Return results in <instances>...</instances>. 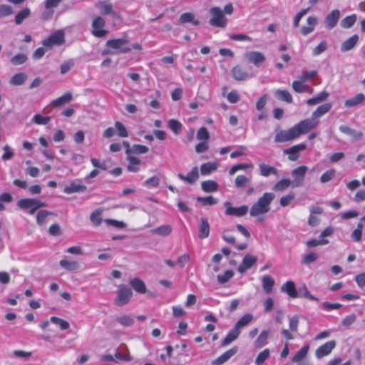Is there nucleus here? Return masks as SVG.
I'll return each mask as SVG.
<instances>
[{"label": "nucleus", "mask_w": 365, "mask_h": 365, "mask_svg": "<svg viewBox=\"0 0 365 365\" xmlns=\"http://www.w3.org/2000/svg\"><path fill=\"white\" fill-rule=\"evenodd\" d=\"M336 172L334 169H330L324 173L320 177V182L326 183L332 180L335 176Z\"/></svg>", "instance_id": "69168bd1"}, {"label": "nucleus", "mask_w": 365, "mask_h": 365, "mask_svg": "<svg viewBox=\"0 0 365 365\" xmlns=\"http://www.w3.org/2000/svg\"><path fill=\"white\" fill-rule=\"evenodd\" d=\"M240 334V331H238L235 327L231 329L224 339L222 341V346H226L231 344L232 341L236 340Z\"/></svg>", "instance_id": "c9c22d12"}, {"label": "nucleus", "mask_w": 365, "mask_h": 365, "mask_svg": "<svg viewBox=\"0 0 365 365\" xmlns=\"http://www.w3.org/2000/svg\"><path fill=\"white\" fill-rule=\"evenodd\" d=\"M210 225L205 217H202L199 223V237L202 240L207 238L210 235Z\"/></svg>", "instance_id": "a878e982"}, {"label": "nucleus", "mask_w": 365, "mask_h": 365, "mask_svg": "<svg viewBox=\"0 0 365 365\" xmlns=\"http://www.w3.org/2000/svg\"><path fill=\"white\" fill-rule=\"evenodd\" d=\"M290 185H292V181L288 178H284L278 181L274 185L273 189L277 191H283L287 189Z\"/></svg>", "instance_id": "de8ad7c7"}, {"label": "nucleus", "mask_w": 365, "mask_h": 365, "mask_svg": "<svg viewBox=\"0 0 365 365\" xmlns=\"http://www.w3.org/2000/svg\"><path fill=\"white\" fill-rule=\"evenodd\" d=\"M63 0H46L44 2V7L48 12H44L42 14V19L48 20L53 14V9L58 6Z\"/></svg>", "instance_id": "412c9836"}, {"label": "nucleus", "mask_w": 365, "mask_h": 365, "mask_svg": "<svg viewBox=\"0 0 365 365\" xmlns=\"http://www.w3.org/2000/svg\"><path fill=\"white\" fill-rule=\"evenodd\" d=\"M318 257L319 255L317 252H310L302 257L301 262L304 264H309L315 262Z\"/></svg>", "instance_id": "6e6d98bb"}, {"label": "nucleus", "mask_w": 365, "mask_h": 365, "mask_svg": "<svg viewBox=\"0 0 365 365\" xmlns=\"http://www.w3.org/2000/svg\"><path fill=\"white\" fill-rule=\"evenodd\" d=\"M129 40L127 36L120 38L109 39L106 45L108 48L118 50V53H128L131 48L128 46Z\"/></svg>", "instance_id": "0eeeda50"}, {"label": "nucleus", "mask_w": 365, "mask_h": 365, "mask_svg": "<svg viewBox=\"0 0 365 365\" xmlns=\"http://www.w3.org/2000/svg\"><path fill=\"white\" fill-rule=\"evenodd\" d=\"M269 357V350L266 349L259 353L256 359L255 364L256 365H262L268 358Z\"/></svg>", "instance_id": "e2e57ef3"}, {"label": "nucleus", "mask_w": 365, "mask_h": 365, "mask_svg": "<svg viewBox=\"0 0 365 365\" xmlns=\"http://www.w3.org/2000/svg\"><path fill=\"white\" fill-rule=\"evenodd\" d=\"M339 129L341 133L350 135L353 140H360L364 136L361 131L356 130L345 125H340Z\"/></svg>", "instance_id": "393cba45"}, {"label": "nucleus", "mask_w": 365, "mask_h": 365, "mask_svg": "<svg viewBox=\"0 0 365 365\" xmlns=\"http://www.w3.org/2000/svg\"><path fill=\"white\" fill-rule=\"evenodd\" d=\"M197 138L200 141H209L210 133L205 127H201L197 130Z\"/></svg>", "instance_id": "0e129e2a"}, {"label": "nucleus", "mask_w": 365, "mask_h": 365, "mask_svg": "<svg viewBox=\"0 0 365 365\" xmlns=\"http://www.w3.org/2000/svg\"><path fill=\"white\" fill-rule=\"evenodd\" d=\"M116 322L123 327H130L134 324V319L130 315H123L116 318Z\"/></svg>", "instance_id": "864d4df0"}, {"label": "nucleus", "mask_w": 365, "mask_h": 365, "mask_svg": "<svg viewBox=\"0 0 365 365\" xmlns=\"http://www.w3.org/2000/svg\"><path fill=\"white\" fill-rule=\"evenodd\" d=\"M262 284L265 293L269 294L272 292L274 285V279L272 276L266 274L262 277Z\"/></svg>", "instance_id": "72a5a7b5"}, {"label": "nucleus", "mask_w": 365, "mask_h": 365, "mask_svg": "<svg viewBox=\"0 0 365 365\" xmlns=\"http://www.w3.org/2000/svg\"><path fill=\"white\" fill-rule=\"evenodd\" d=\"M168 126L175 135L180 134L182 128V123L175 119L169 120Z\"/></svg>", "instance_id": "09e8293b"}, {"label": "nucleus", "mask_w": 365, "mask_h": 365, "mask_svg": "<svg viewBox=\"0 0 365 365\" xmlns=\"http://www.w3.org/2000/svg\"><path fill=\"white\" fill-rule=\"evenodd\" d=\"M224 207H225V214L227 216L242 217L245 215L249 210L248 206L247 205L234 207L230 202H225Z\"/></svg>", "instance_id": "9b49d317"}, {"label": "nucleus", "mask_w": 365, "mask_h": 365, "mask_svg": "<svg viewBox=\"0 0 365 365\" xmlns=\"http://www.w3.org/2000/svg\"><path fill=\"white\" fill-rule=\"evenodd\" d=\"M359 41V36L357 34H354L347 38L345 41H344L341 45V51L342 52H346L348 51L351 50L355 47L357 42Z\"/></svg>", "instance_id": "2f4dec72"}, {"label": "nucleus", "mask_w": 365, "mask_h": 365, "mask_svg": "<svg viewBox=\"0 0 365 365\" xmlns=\"http://www.w3.org/2000/svg\"><path fill=\"white\" fill-rule=\"evenodd\" d=\"M73 99L71 92H66L63 96L57 98L51 102L50 105L53 108H60L66 104L69 103Z\"/></svg>", "instance_id": "4be33fe9"}, {"label": "nucleus", "mask_w": 365, "mask_h": 365, "mask_svg": "<svg viewBox=\"0 0 365 365\" xmlns=\"http://www.w3.org/2000/svg\"><path fill=\"white\" fill-rule=\"evenodd\" d=\"M292 86L293 90L298 93L307 92L312 93L313 91V89L309 86H308L307 84L305 83V82L299 79L298 81H293Z\"/></svg>", "instance_id": "c756f323"}, {"label": "nucleus", "mask_w": 365, "mask_h": 365, "mask_svg": "<svg viewBox=\"0 0 365 365\" xmlns=\"http://www.w3.org/2000/svg\"><path fill=\"white\" fill-rule=\"evenodd\" d=\"M96 6L100 9V12L102 15H111L114 19H118V14L113 10V4L106 1H98Z\"/></svg>", "instance_id": "ddd939ff"}, {"label": "nucleus", "mask_w": 365, "mask_h": 365, "mask_svg": "<svg viewBox=\"0 0 365 365\" xmlns=\"http://www.w3.org/2000/svg\"><path fill=\"white\" fill-rule=\"evenodd\" d=\"M115 127L117 130V134L120 138L128 137V132L125 126L120 121L115 122Z\"/></svg>", "instance_id": "bf43d9fd"}, {"label": "nucleus", "mask_w": 365, "mask_h": 365, "mask_svg": "<svg viewBox=\"0 0 365 365\" xmlns=\"http://www.w3.org/2000/svg\"><path fill=\"white\" fill-rule=\"evenodd\" d=\"M332 104L331 103H325L317 108L315 110L313 111L312 114V118L318 120V118H321L331 109Z\"/></svg>", "instance_id": "cd10ccee"}, {"label": "nucleus", "mask_w": 365, "mask_h": 365, "mask_svg": "<svg viewBox=\"0 0 365 365\" xmlns=\"http://www.w3.org/2000/svg\"><path fill=\"white\" fill-rule=\"evenodd\" d=\"M102 210L97 209L94 210L90 216V220L93 225L99 226L102 222Z\"/></svg>", "instance_id": "3c124183"}, {"label": "nucleus", "mask_w": 365, "mask_h": 365, "mask_svg": "<svg viewBox=\"0 0 365 365\" xmlns=\"http://www.w3.org/2000/svg\"><path fill=\"white\" fill-rule=\"evenodd\" d=\"M51 322L58 325L61 330H66L70 327V324L67 321L57 317H51Z\"/></svg>", "instance_id": "680f3d73"}, {"label": "nucleus", "mask_w": 365, "mask_h": 365, "mask_svg": "<svg viewBox=\"0 0 365 365\" xmlns=\"http://www.w3.org/2000/svg\"><path fill=\"white\" fill-rule=\"evenodd\" d=\"M17 205L23 210H29L30 215H34L38 209L46 207V204L35 198H24L18 201Z\"/></svg>", "instance_id": "39448f33"}, {"label": "nucleus", "mask_w": 365, "mask_h": 365, "mask_svg": "<svg viewBox=\"0 0 365 365\" xmlns=\"http://www.w3.org/2000/svg\"><path fill=\"white\" fill-rule=\"evenodd\" d=\"M178 177L181 180L186 182L189 184H194L199 178V170L197 167H193L192 170L185 175L182 173H178Z\"/></svg>", "instance_id": "6ab92c4d"}, {"label": "nucleus", "mask_w": 365, "mask_h": 365, "mask_svg": "<svg viewBox=\"0 0 365 365\" xmlns=\"http://www.w3.org/2000/svg\"><path fill=\"white\" fill-rule=\"evenodd\" d=\"M65 42V32L60 29L52 33L48 38H45L42 41V44L47 50H50L53 46L63 45Z\"/></svg>", "instance_id": "20e7f679"}, {"label": "nucleus", "mask_w": 365, "mask_h": 365, "mask_svg": "<svg viewBox=\"0 0 365 365\" xmlns=\"http://www.w3.org/2000/svg\"><path fill=\"white\" fill-rule=\"evenodd\" d=\"M116 297L114 300L115 304L118 307H122L127 304L133 295L130 288L125 285H120L116 292Z\"/></svg>", "instance_id": "6e6552de"}, {"label": "nucleus", "mask_w": 365, "mask_h": 365, "mask_svg": "<svg viewBox=\"0 0 365 365\" xmlns=\"http://www.w3.org/2000/svg\"><path fill=\"white\" fill-rule=\"evenodd\" d=\"M209 13L211 15V18L209 20L210 25L217 28L226 27L227 24V20L222 10L220 7H212L210 9Z\"/></svg>", "instance_id": "7ed1b4c3"}, {"label": "nucleus", "mask_w": 365, "mask_h": 365, "mask_svg": "<svg viewBox=\"0 0 365 365\" xmlns=\"http://www.w3.org/2000/svg\"><path fill=\"white\" fill-rule=\"evenodd\" d=\"M201 188L205 192H212L217 190L218 184L212 180H205L201 182Z\"/></svg>", "instance_id": "ea45409f"}, {"label": "nucleus", "mask_w": 365, "mask_h": 365, "mask_svg": "<svg viewBox=\"0 0 365 365\" xmlns=\"http://www.w3.org/2000/svg\"><path fill=\"white\" fill-rule=\"evenodd\" d=\"M309 350V346L305 345L302 347L292 358V361L298 363V365H308L306 363H300L307 355Z\"/></svg>", "instance_id": "bb28decb"}, {"label": "nucleus", "mask_w": 365, "mask_h": 365, "mask_svg": "<svg viewBox=\"0 0 365 365\" xmlns=\"http://www.w3.org/2000/svg\"><path fill=\"white\" fill-rule=\"evenodd\" d=\"M281 290L282 292L286 293L289 297L295 299L299 297L295 284L293 281L286 282L282 287Z\"/></svg>", "instance_id": "5701e85b"}, {"label": "nucleus", "mask_w": 365, "mask_h": 365, "mask_svg": "<svg viewBox=\"0 0 365 365\" xmlns=\"http://www.w3.org/2000/svg\"><path fill=\"white\" fill-rule=\"evenodd\" d=\"M327 48V43L325 41H321L312 51V55L317 56L324 52Z\"/></svg>", "instance_id": "774afa93"}, {"label": "nucleus", "mask_w": 365, "mask_h": 365, "mask_svg": "<svg viewBox=\"0 0 365 365\" xmlns=\"http://www.w3.org/2000/svg\"><path fill=\"white\" fill-rule=\"evenodd\" d=\"M238 351L237 346H233L212 361V365H222L235 356Z\"/></svg>", "instance_id": "dca6fc26"}, {"label": "nucleus", "mask_w": 365, "mask_h": 365, "mask_svg": "<svg viewBox=\"0 0 365 365\" xmlns=\"http://www.w3.org/2000/svg\"><path fill=\"white\" fill-rule=\"evenodd\" d=\"M357 19L356 14H354L344 18L341 21V26L343 29H349L352 27L356 23Z\"/></svg>", "instance_id": "c03bdc74"}, {"label": "nucleus", "mask_w": 365, "mask_h": 365, "mask_svg": "<svg viewBox=\"0 0 365 365\" xmlns=\"http://www.w3.org/2000/svg\"><path fill=\"white\" fill-rule=\"evenodd\" d=\"M259 174L263 177H268L272 175H277L278 173V170L275 167L263 163L259 164Z\"/></svg>", "instance_id": "7c9ffc66"}, {"label": "nucleus", "mask_w": 365, "mask_h": 365, "mask_svg": "<svg viewBox=\"0 0 365 365\" xmlns=\"http://www.w3.org/2000/svg\"><path fill=\"white\" fill-rule=\"evenodd\" d=\"M27 56L24 53H17L11 58V63L14 66H19L24 63L27 61Z\"/></svg>", "instance_id": "052dcab7"}, {"label": "nucleus", "mask_w": 365, "mask_h": 365, "mask_svg": "<svg viewBox=\"0 0 365 365\" xmlns=\"http://www.w3.org/2000/svg\"><path fill=\"white\" fill-rule=\"evenodd\" d=\"M252 319L253 316L252 314H245L237 321L234 327L240 331V329L247 326L252 321Z\"/></svg>", "instance_id": "37998d69"}, {"label": "nucleus", "mask_w": 365, "mask_h": 365, "mask_svg": "<svg viewBox=\"0 0 365 365\" xmlns=\"http://www.w3.org/2000/svg\"><path fill=\"white\" fill-rule=\"evenodd\" d=\"M132 288L138 293L144 294L146 292V287L144 282L139 278H134L130 281Z\"/></svg>", "instance_id": "e433bc0d"}, {"label": "nucleus", "mask_w": 365, "mask_h": 365, "mask_svg": "<svg viewBox=\"0 0 365 365\" xmlns=\"http://www.w3.org/2000/svg\"><path fill=\"white\" fill-rule=\"evenodd\" d=\"M233 78L237 81H245L250 77L246 69L241 65H236L231 71Z\"/></svg>", "instance_id": "aec40b11"}, {"label": "nucleus", "mask_w": 365, "mask_h": 365, "mask_svg": "<svg viewBox=\"0 0 365 365\" xmlns=\"http://www.w3.org/2000/svg\"><path fill=\"white\" fill-rule=\"evenodd\" d=\"M308 168L305 165L299 166L292 171L293 178L292 186L300 187L303 185Z\"/></svg>", "instance_id": "1a4fd4ad"}, {"label": "nucleus", "mask_w": 365, "mask_h": 365, "mask_svg": "<svg viewBox=\"0 0 365 365\" xmlns=\"http://www.w3.org/2000/svg\"><path fill=\"white\" fill-rule=\"evenodd\" d=\"M336 341L334 340H331L325 344L319 346L316 350H315V356L317 359H322L324 356H328L331 353L333 349L336 347Z\"/></svg>", "instance_id": "f8f14e48"}, {"label": "nucleus", "mask_w": 365, "mask_h": 365, "mask_svg": "<svg viewBox=\"0 0 365 365\" xmlns=\"http://www.w3.org/2000/svg\"><path fill=\"white\" fill-rule=\"evenodd\" d=\"M172 231H173V227L171 225H164L160 226V227L155 228V230H153V232L154 234H157L160 236L165 237V236H168L169 235H170Z\"/></svg>", "instance_id": "49530a36"}, {"label": "nucleus", "mask_w": 365, "mask_h": 365, "mask_svg": "<svg viewBox=\"0 0 365 365\" xmlns=\"http://www.w3.org/2000/svg\"><path fill=\"white\" fill-rule=\"evenodd\" d=\"M297 138L298 137L296 134L294 127H292L288 130H280L277 131L274 137V142L284 143L293 140Z\"/></svg>", "instance_id": "9d476101"}, {"label": "nucleus", "mask_w": 365, "mask_h": 365, "mask_svg": "<svg viewBox=\"0 0 365 365\" xmlns=\"http://www.w3.org/2000/svg\"><path fill=\"white\" fill-rule=\"evenodd\" d=\"M274 197L275 195L274 193L264 192L250 207V216L257 217L258 222L264 221L266 219L265 215L269 212L272 202Z\"/></svg>", "instance_id": "f257e3e1"}, {"label": "nucleus", "mask_w": 365, "mask_h": 365, "mask_svg": "<svg viewBox=\"0 0 365 365\" xmlns=\"http://www.w3.org/2000/svg\"><path fill=\"white\" fill-rule=\"evenodd\" d=\"M319 124V120H315L312 117L301 120L297 124L294 125V130L297 137L309 133L310 130L314 129Z\"/></svg>", "instance_id": "423d86ee"}, {"label": "nucleus", "mask_w": 365, "mask_h": 365, "mask_svg": "<svg viewBox=\"0 0 365 365\" xmlns=\"http://www.w3.org/2000/svg\"><path fill=\"white\" fill-rule=\"evenodd\" d=\"M365 101V95L362 93L356 94L353 98H349L344 101L346 108H353L357 106Z\"/></svg>", "instance_id": "c85d7f7f"}, {"label": "nucleus", "mask_w": 365, "mask_h": 365, "mask_svg": "<svg viewBox=\"0 0 365 365\" xmlns=\"http://www.w3.org/2000/svg\"><path fill=\"white\" fill-rule=\"evenodd\" d=\"M217 166L216 163H203L200 166V172L202 175H207L212 171L217 170Z\"/></svg>", "instance_id": "8fccbe9b"}, {"label": "nucleus", "mask_w": 365, "mask_h": 365, "mask_svg": "<svg viewBox=\"0 0 365 365\" xmlns=\"http://www.w3.org/2000/svg\"><path fill=\"white\" fill-rule=\"evenodd\" d=\"M245 57L250 63L256 66H259L265 61V56L259 51L247 52Z\"/></svg>", "instance_id": "f3484780"}, {"label": "nucleus", "mask_w": 365, "mask_h": 365, "mask_svg": "<svg viewBox=\"0 0 365 365\" xmlns=\"http://www.w3.org/2000/svg\"><path fill=\"white\" fill-rule=\"evenodd\" d=\"M178 22L182 24L190 23L194 26H198L200 24V21L196 19L195 15L191 12L182 14L178 19Z\"/></svg>", "instance_id": "473e14b6"}, {"label": "nucleus", "mask_w": 365, "mask_h": 365, "mask_svg": "<svg viewBox=\"0 0 365 365\" xmlns=\"http://www.w3.org/2000/svg\"><path fill=\"white\" fill-rule=\"evenodd\" d=\"M197 201L200 202L202 206L213 205L217 203V199L210 195L206 197H197Z\"/></svg>", "instance_id": "5fc2aeb1"}, {"label": "nucleus", "mask_w": 365, "mask_h": 365, "mask_svg": "<svg viewBox=\"0 0 365 365\" xmlns=\"http://www.w3.org/2000/svg\"><path fill=\"white\" fill-rule=\"evenodd\" d=\"M59 264L61 267L68 271H76L80 267L78 262L74 260L61 259Z\"/></svg>", "instance_id": "a19ab883"}, {"label": "nucleus", "mask_w": 365, "mask_h": 365, "mask_svg": "<svg viewBox=\"0 0 365 365\" xmlns=\"http://www.w3.org/2000/svg\"><path fill=\"white\" fill-rule=\"evenodd\" d=\"M234 274L232 270H226L222 274L217 275V281L220 284H225L233 277Z\"/></svg>", "instance_id": "13d9d810"}, {"label": "nucleus", "mask_w": 365, "mask_h": 365, "mask_svg": "<svg viewBox=\"0 0 365 365\" xmlns=\"http://www.w3.org/2000/svg\"><path fill=\"white\" fill-rule=\"evenodd\" d=\"M51 215H53L51 212L47 210H40L36 215V222L38 225H44L46 222L47 217Z\"/></svg>", "instance_id": "4d7b16f0"}, {"label": "nucleus", "mask_w": 365, "mask_h": 365, "mask_svg": "<svg viewBox=\"0 0 365 365\" xmlns=\"http://www.w3.org/2000/svg\"><path fill=\"white\" fill-rule=\"evenodd\" d=\"M106 20L101 16L93 15L91 22V34L96 38H103L106 36L109 31L106 29Z\"/></svg>", "instance_id": "f03ea898"}, {"label": "nucleus", "mask_w": 365, "mask_h": 365, "mask_svg": "<svg viewBox=\"0 0 365 365\" xmlns=\"http://www.w3.org/2000/svg\"><path fill=\"white\" fill-rule=\"evenodd\" d=\"M86 190L87 187L86 185L72 182L69 185L64 187L63 191L66 194H72L74 192H85Z\"/></svg>", "instance_id": "f704fd0d"}, {"label": "nucleus", "mask_w": 365, "mask_h": 365, "mask_svg": "<svg viewBox=\"0 0 365 365\" xmlns=\"http://www.w3.org/2000/svg\"><path fill=\"white\" fill-rule=\"evenodd\" d=\"M31 14V11L29 8H24L19 11L15 16V23L20 25Z\"/></svg>", "instance_id": "a18cd8bd"}, {"label": "nucleus", "mask_w": 365, "mask_h": 365, "mask_svg": "<svg viewBox=\"0 0 365 365\" xmlns=\"http://www.w3.org/2000/svg\"><path fill=\"white\" fill-rule=\"evenodd\" d=\"M127 160L128 161V165L127 166V169L130 172L137 173L140 170L138 165L140 164V160L135 156L128 155L127 157Z\"/></svg>", "instance_id": "4c0bfd02"}, {"label": "nucleus", "mask_w": 365, "mask_h": 365, "mask_svg": "<svg viewBox=\"0 0 365 365\" xmlns=\"http://www.w3.org/2000/svg\"><path fill=\"white\" fill-rule=\"evenodd\" d=\"M50 117L42 116L40 114H36L32 118V122L37 125H46L50 122Z\"/></svg>", "instance_id": "338daca9"}, {"label": "nucleus", "mask_w": 365, "mask_h": 365, "mask_svg": "<svg viewBox=\"0 0 365 365\" xmlns=\"http://www.w3.org/2000/svg\"><path fill=\"white\" fill-rule=\"evenodd\" d=\"M257 257L256 256L247 254L243 257L242 262L237 268V271L240 273L243 274L247 270L252 268V266L257 263Z\"/></svg>", "instance_id": "2eb2a0df"}, {"label": "nucleus", "mask_w": 365, "mask_h": 365, "mask_svg": "<svg viewBox=\"0 0 365 365\" xmlns=\"http://www.w3.org/2000/svg\"><path fill=\"white\" fill-rule=\"evenodd\" d=\"M269 331L264 330L262 331L257 340L255 341V347L260 348L264 346L267 344V341L269 336Z\"/></svg>", "instance_id": "603ef678"}, {"label": "nucleus", "mask_w": 365, "mask_h": 365, "mask_svg": "<svg viewBox=\"0 0 365 365\" xmlns=\"http://www.w3.org/2000/svg\"><path fill=\"white\" fill-rule=\"evenodd\" d=\"M340 18V11L339 9L331 11L325 18L326 28L329 30L336 26Z\"/></svg>", "instance_id": "a211bd4d"}, {"label": "nucleus", "mask_w": 365, "mask_h": 365, "mask_svg": "<svg viewBox=\"0 0 365 365\" xmlns=\"http://www.w3.org/2000/svg\"><path fill=\"white\" fill-rule=\"evenodd\" d=\"M307 145L304 143L295 145L289 148L284 150V153L288 155V158L291 161H296L299 157V152L306 150Z\"/></svg>", "instance_id": "4468645a"}, {"label": "nucleus", "mask_w": 365, "mask_h": 365, "mask_svg": "<svg viewBox=\"0 0 365 365\" xmlns=\"http://www.w3.org/2000/svg\"><path fill=\"white\" fill-rule=\"evenodd\" d=\"M27 79V76L24 73H18L14 75L9 80V83L13 86L23 85Z\"/></svg>", "instance_id": "79ce46f5"}, {"label": "nucleus", "mask_w": 365, "mask_h": 365, "mask_svg": "<svg viewBox=\"0 0 365 365\" xmlns=\"http://www.w3.org/2000/svg\"><path fill=\"white\" fill-rule=\"evenodd\" d=\"M274 95L278 100L284 101L287 103H291L293 101L291 93L287 90H276Z\"/></svg>", "instance_id": "58836bf2"}, {"label": "nucleus", "mask_w": 365, "mask_h": 365, "mask_svg": "<svg viewBox=\"0 0 365 365\" xmlns=\"http://www.w3.org/2000/svg\"><path fill=\"white\" fill-rule=\"evenodd\" d=\"M307 26H302L301 28V34L303 36H307L314 31L315 26L318 23V19L316 16H310L307 18Z\"/></svg>", "instance_id": "b1692460"}]
</instances>
